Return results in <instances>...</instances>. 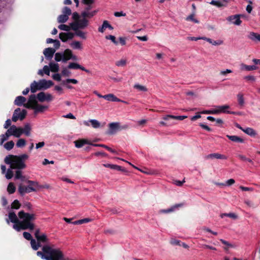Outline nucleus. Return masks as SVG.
<instances>
[{
	"label": "nucleus",
	"mask_w": 260,
	"mask_h": 260,
	"mask_svg": "<svg viewBox=\"0 0 260 260\" xmlns=\"http://www.w3.org/2000/svg\"><path fill=\"white\" fill-rule=\"evenodd\" d=\"M18 218L14 212H10L8 215L9 219H7V223H9V220L14 223L13 228L18 232L21 230L32 231L34 230L35 225L34 222L37 217L36 214L26 213L22 210L18 212Z\"/></svg>",
	"instance_id": "obj_1"
},
{
	"label": "nucleus",
	"mask_w": 260,
	"mask_h": 260,
	"mask_svg": "<svg viewBox=\"0 0 260 260\" xmlns=\"http://www.w3.org/2000/svg\"><path fill=\"white\" fill-rule=\"evenodd\" d=\"M40 244H45L42 247V251H38L37 255L46 260H64V254L59 248H56L54 245H49V240L45 233H42L37 239Z\"/></svg>",
	"instance_id": "obj_2"
},
{
	"label": "nucleus",
	"mask_w": 260,
	"mask_h": 260,
	"mask_svg": "<svg viewBox=\"0 0 260 260\" xmlns=\"http://www.w3.org/2000/svg\"><path fill=\"white\" fill-rule=\"evenodd\" d=\"M28 158V155L23 154L19 156L9 155L5 158V162L10 165L12 169L22 170L26 168L25 161Z\"/></svg>",
	"instance_id": "obj_3"
},
{
	"label": "nucleus",
	"mask_w": 260,
	"mask_h": 260,
	"mask_svg": "<svg viewBox=\"0 0 260 260\" xmlns=\"http://www.w3.org/2000/svg\"><path fill=\"white\" fill-rule=\"evenodd\" d=\"M88 25V20L85 18L78 19L74 22L70 23V26L73 30L79 29H84Z\"/></svg>",
	"instance_id": "obj_4"
},
{
	"label": "nucleus",
	"mask_w": 260,
	"mask_h": 260,
	"mask_svg": "<svg viewBox=\"0 0 260 260\" xmlns=\"http://www.w3.org/2000/svg\"><path fill=\"white\" fill-rule=\"evenodd\" d=\"M27 111L25 109H23L21 111L20 108H17L15 110L13 117L12 121L16 122L18 119L21 120H23L26 115Z\"/></svg>",
	"instance_id": "obj_5"
},
{
	"label": "nucleus",
	"mask_w": 260,
	"mask_h": 260,
	"mask_svg": "<svg viewBox=\"0 0 260 260\" xmlns=\"http://www.w3.org/2000/svg\"><path fill=\"white\" fill-rule=\"evenodd\" d=\"M20 131V127H17L16 125H13L7 131V134H9L10 136H13L16 138H19L21 135Z\"/></svg>",
	"instance_id": "obj_6"
},
{
	"label": "nucleus",
	"mask_w": 260,
	"mask_h": 260,
	"mask_svg": "<svg viewBox=\"0 0 260 260\" xmlns=\"http://www.w3.org/2000/svg\"><path fill=\"white\" fill-rule=\"evenodd\" d=\"M37 95L31 94L28 98V100L26 104H24V107L28 109H32L38 103Z\"/></svg>",
	"instance_id": "obj_7"
},
{
	"label": "nucleus",
	"mask_w": 260,
	"mask_h": 260,
	"mask_svg": "<svg viewBox=\"0 0 260 260\" xmlns=\"http://www.w3.org/2000/svg\"><path fill=\"white\" fill-rule=\"evenodd\" d=\"M37 99L40 102H50L53 100V98L50 93L41 92L37 94Z\"/></svg>",
	"instance_id": "obj_8"
},
{
	"label": "nucleus",
	"mask_w": 260,
	"mask_h": 260,
	"mask_svg": "<svg viewBox=\"0 0 260 260\" xmlns=\"http://www.w3.org/2000/svg\"><path fill=\"white\" fill-rule=\"evenodd\" d=\"M36 191V189L30 185L25 186H23L22 184H20L18 186V192L22 196L24 195L26 193H29Z\"/></svg>",
	"instance_id": "obj_9"
},
{
	"label": "nucleus",
	"mask_w": 260,
	"mask_h": 260,
	"mask_svg": "<svg viewBox=\"0 0 260 260\" xmlns=\"http://www.w3.org/2000/svg\"><path fill=\"white\" fill-rule=\"evenodd\" d=\"M53 82L50 80H46L45 79L39 81V89H46L53 85Z\"/></svg>",
	"instance_id": "obj_10"
},
{
	"label": "nucleus",
	"mask_w": 260,
	"mask_h": 260,
	"mask_svg": "<svg viewBox=\"0 0 260 260\" xmlns=\"http://www.w3.org/2000/svg\"><path fill=\"white\" fill-rule=\"evenodd\" d=\"M109 130L108 134L110 135L115 134L117 131H120L119 122H112L109 124Z\"/></svg>",
	"instance_id": "obj_11"
},
{
	"label": "nucleus",
	"mask_w": 260,
	"mask_h": 260,
	"mask_svg": "<svg viewBox=\"0 0 260 260\" xmlns=\"http://www.w3.org/2000/svg\"><path fill=\"white\" fill-rule=\"evenodd\" d=\"M240 15H234L229 16L226 20L236 25H240L242 21L240 20Z\"/></svg>",
	"instance_id": "obj_12"
},
{
	"label": "nucleus",
	"mask_w": 260,
	"mask_h": 260,
	"mask_svg": "<svg viewBox=\"0 0 260 260\" xmlns=\"http://www.w3.org/2000/svg\"><path fill=\"white\" fill-rule=\"evenodd\" d=\"M75 34L73 32H61L59 34V37L60 39L63 42L67 41L68 40L72 39Z\"/></svg>",
	"instance_id": "obj_13"
},
{
	"label": "nucleus",
	"mask_w": 260,
	"mask_h": 260,
	"mask_svg": "<svg viewBox=\"0 0 260 260\" xmlns=\"http://www.w3.org/2000/svg\"><path fill=\"white\" fill-rule=\"evenodd\" d=\"M228 3V2L227 0H212L210 2V4L218 8L226 7Z\"/></svg>",
	"instance_id": "obj_14"
},
{
	"label": "nucleus",
	"mask_w": 260,
	"mask_h": 260,
	"mask_svg": "<svg viewBox=\"0 0 260 260\" xmlns=\"http://www.w3.org/2000/svg\"><path fill=\"white\" fill-rule=\"evenodd\" d=\"M48 109V106L42 105L38 103L32 109L34 110V113L37 114L39 113H43Z\"/></svg>",
	"instance_id": "obj_15"
},
{
	"label": "nucleus",
	"mask_w": 260,
	"mask_h": 260,
	"mask_svg": "<svg viewBox=\"0 0 260 260\" xmlns=\"http://www.w3.org/2000/svg\"><path fill=\"white\" fill-rule=\"evenodd\" d=\"M56 50L52 48H46L44 51L43 53L46 59L48 60H50L53 56L54 53L55 52Z\"/></svg>",
	"instance_id": "obj_16"
},
{
	"label": "nucleus",
	"mask_w": 260,
	"mask_h": 260,
	"mask_svg": "<svg viewBox=\"0 0 260 260\" xmlns=\"http://www.w3.org/2000/svg\"><path fill=\"white\" fill-rule=\"evenodd\" d=\"M68 68L71 69H80L87 73H89V70L85 69L84 67L76 62H71L68 66Z\"/></svg>",
	"instance_id": "obj_17"
},
{
	"label": "nucleus",
	"mask_w": 260,
	"mask_h": 260,
	"mask_svg": "<svg viewBox=\"0 0 260 260\" xmlns=\"http://www.w3.org/2000/svg\"><path fill=\"white\" fill-rule=\"evenodd\" d=\"M230 108V106L228 105H222L216 107V109H214V112L215 114H217L220 113H230V111H226L227 109Z\"/></svg>",
	"instance_id": "obj_18"
},
{
	"label": "nucleus",
	"mask_w": 260,
	"mask_h": 260,
	"mask_svg": "<svg viewBox=\"0 0 260 260\" xmlns=\"http://www.w3.org/2000/svg\"><path fill=\"white\" fill-rule=\"evenodd\" d=\"M205 158L206 159H213V158L220 159H227V157L225 155L221 154L218 153H214L209 154L207 155V156H206Z\"/></svg>",
	"instance_id": "obj_19"
},
{
	"label": "nucleus",
	"mask_w": 260,
	"mask_h": 260,
	"mask_svg": "<svg viewBox=\"0 0 260 260\" xmlns=\"http://www.w3.org/2000/svg\"><path fill=\"white\" fill-rule=\"evenodd\" d=\"M104 99L109 101L125 103L124 101H122L120 99L117 98L115 95H114L112 93L104 95Z\"/></svg>",
	"instance_id": "obj_20"
},
{
	"label": "nucleus",
	"mask_w": 260,
	"mask_h": 260,
	"mask_svg": "<svg viewBox=\"0 0 260 260\" xmlns=\"http://www.w3.org/2000/svg\"><path fill=\"white\" fill-rule=\"evenodd\" d=\"M97 13V11L94 10L91 11H83L81 13V16L85 19L90 18L94 16Z\"/></svg>",
	"instance_id": "obj_21"
},
{
	"label": "nucleus",
	"mask_w": 260,
	"mask_h": 260,
	"mask_svg": "<svg viewBox=\"0 0 260 260\" xmlns=\"http://www.w3.org/2000/svg\"><path fill=\"white\" fill-rule=\"evenodd\" d=\"M187 117L186 116H174L172 115H167L162 117V119L165 120H168L169 119H173L179 120H182Z\"/></svg>",
	"instance_id": "obj_22"
},
{
	"label": "nucleus",
	"mask_w": 260,
	"mask_h": 260,
	"mask_svg": "<svg viewBox=\"0 0 260 260\" xmlns=\"http://www.w3.org/2000/svg\"><path fill=\"white\" fill-rule=\"evenodd\" d=\"M26 99L25 98L22 96H18L15 99L14 104L18 106H21L22 105L24 106V104H26Z\"/></svg>",
	"instance_id": "obj_23"
},
{
	"label": "nucleus",
	"mask_w": 260,
	"mask_h": 260,
	"mask_svg": "<svg viewBox=\"0 0 260 260\" xmlns=\"http://www.w3.org/2000/svg\"><path fill=\"white\" fill-rule=\"evenodd\" d=\"M83 3L85 5L83 11H91L92 5L94 3V0H83Z\"/></svg>",
	"instance_id": "obj_24"
},
{
	"label": "nucleus",
	"mask_w": 260,
	"mask_h": 260,
	"mask_svg": "<svg viewBox=\"0 0 260 260\" xmlns=\"http://www.w3.org/2000/svg\"><path fill=\"white\" fill-rule=\"evenodd\" d=\"M183 206V204H176L174 206H173L172 207H171L169 209H164V210H161L160 211V213H170V212H173L174 211H175L176 209L179 208V207H181Z\"/></svg>",
	"instance_id": "obj_25"
},
{
	"label": "nucleus",
	"mask_w": 260,
	"mask_h": 260,
	"mask_svg": "<svg viewBox=\"0 0 260 260\" xmlns=\"http://www.w3.org/2000/svg\"><path fill=\"white\" fill-rule=\"evenodd\" d=\"M21 135L24 134L26 136H29L30 135L31 127L29 124H25L24 128L20 127Z\"/></svg>",
	"instance_id": "obj_26"
},
{
	"label": "nucleus",
	"mask_w": 260,
	"mask_h": 260,
	"mask_svg": "<svg viewBox=\"0 0 260 260\" xmlns=\"http://www.w3.org/2000/svg\"><path fill=\"white\" fill-rule=\"evenodd\" d=\"M72 51L70 49H66L64 50V52L62 53V54H63L62 61L66 62L68 60L71 59V56L72 55Z\"/></svg>",
	"instance_id": "obj_27"
},
{
	"label": "nucleus",
	"mask_w": 260,
	"mask_h": 260,
	"mask_svg": "<svg viewBox=\"0 0 260 260\" xmlns=\"http://www.w3.org/2000/svg\"><path fill=\"white\" fill-rule=\"evenodd\" d=\"M30 245L31 248L34 250H37L41 246V244H40L39 241L37 240L36 241L33 238L30 240Z\"/></svg>",
	"instance_id": "obj_28"
},
{
	"label": "nucleus",
	"mask_w": 260,
	"mask_h": 260,
	"mask_svg": "<svg viewBox=\"0 0 260 260\" xmlns=\"http://www.w3.org/2000/svg\"><path fill=\"white\" fill-rule=\"evenodd\" d=\"M75 146L77 148H81L86 144H88V141L86 139H81L74 142Z\"/></svg>",
	"instance_id": "obj_29"
},
{
	"label": "nucleus",
	"mask_w": 260,
	"mask_h": 260,
	"mask_svg": "<svg viewBox=\"0 0 260 260\" xmlns=\"http://www.w3.org/2000/svg\"><path fill=\"white\" fill-rule=\"evenodd\" d=\"M15 179H20L22 181H25V176L22 175V172L21 170H17L15 175Z\"/></svg>",
	"instance_id": "obj_30"
},
{
	"label": "nucleus",
	"mask_w": 260,
	"mask_h": 260,
	"mask_svg": "<svg viewBox=\"0 0 260 260\" xmlns=\"http://www.w3.org/2000/svg\"><path fill=\"white\" fill-rule=\"evenodd\" d=\"M226 137L232 141L238 142V143H243L244 140L241 138L237 136H230L227 135Z\"/></svg>",
	"instance_id": "obj_31"
},
{
	"label": "nucleus",
	"mask_w": 260,
	"mask_h": 260,
	"mask_svg": "<svg viewBox=\"0 0 260 260\" xmlns=\"http://www.w3.org/2000/svg\"><path fill=\"white\" fill-rule=\"evenodd\" d=\"M71 47L74 49L81 50L82 49L81 43L77 41H75L70 44Z\"/></svg>",
	"instance_id": "obj_32"
},
{
	"label": "nucleus",
	"mask_w": 260,
	"mask_h": 260,
	"mask_svg": "<svg viewBox=\"0 0 260 260\" xmlns=\"http://www.w3.org/2000/svg\"><path fill=\"white\" fill-rule=\"evenodd\" d=\"M242 131L250 136H255L256 135V132L251 127L243 128Z\"/></svg>",
	"instance_id": "obj_33"
},
{
	"label": "nucleus",
	"mask_w": 260,
	"mask_h": 260,
	"mask_svg": "<svg viewBox=\"0 0 260 260\" xmlns=\"http://www.w3.org/2000/svg\"><path fill=\"white\" fill-rule=\"evenodd\" d=\"M39 82H36V81H34L33 82H32L30 84V91L32 93H35L39 89Z\"/></svg>",
	"instance_id": "obj_34"
},
{
	"label": "nucleus",
	"mask_w": 260,
	"mask_h": 260,
	"mask_svg": "<svg viewBox=\"0 0 260 260\" xmlns=\"http://www.w3.org/2000/svg\"><path fill=\"white\" fill-rule=\"evenodd\" d=\"M220 216L222 218L224 216H227L233 219H237L238 218V216L235 213H222L220 214Z\"/></svg>",
	"instance_id": "obj_35"
},
{
	"label": "nucleus",
	"mask_w": 260,
	"mask_h": 260,
	"mask_svg": "<svg viewBox=\"0 0 260 260\" xmlns=\"http://www.w3.org/2000/svg\"><path fill=\"white\" fill-rule=\"evenodd\" d=\"M16 191V187L15 186L13 182H10L9 183L7 187V191L9 194H12L14 193Z\"/></svg>",
	"instance_id": "obj_36"
},
{
	"label": "nucleus",
	"mask_w": 260,
	"mask_h": 260,
	"mask_svg": "<svg viewBox=\"0 0 260 260\" xmlns=\"http://www.w3.org/2000/svg\"><path fill=\"white\" fill-rule=\"evenodd\" d=\"M103 166L106 168H109L112 170H117L118 171L121 170V167L116 165L106 164H103Z\"/></svg>",
	"instance_id": "obj_37"
},
{
	"label": "nucleus",
	"mask_w": 260,
	"mask_h": 260,
	"mask_svg": "<svg viewBox=\"0 0 260 260\" xmlns=\"http://www.w3.org/2000/svg\"><path fill=\"white\" fill-rule=\"evenodd\" d=\"M69 19V17L67 15L61 14L57 18V21L58 23H62L67 21Z\"/></svg>",
	"instance_id": "obj_38"
},
{
	"label": "nucleus",
	"mask_w": 260,
	"mask_h": 260,
	"mask_svg": "<svg viewBox=\"0 0 260 260\" xmlns=\"http://www.w3.org/2000/svg\"><path fill=\"white\" fill-rule=\"evenodd\" d=\"M237 100L239 105L241 107H243L244 105V99L243 97V94L242 93H239L237 94Z\"/></svg>",
	"instance_id": "obj_39"
},
{
	"label": "nucleus",
	"mask_w": 260,
	"mask_h": 260,
	"mask_svg": "<svg viewBox=\"0 0 260 260\" xmlns=\"http://www.w3.org/2000/svg\"><path fill=\"white\" fill-rule=\"evenodd\" d=\"M75 35H76L77 36H78V37H80V38L84 39V40H85L86 39L87 37H86V32H85L81 30H79V29H77V30H75Z\"/></svg>",
	"instance_id": "obj_40"
},
{
	"label": "nucleus",
	"mask_w": 260,
	"mask_h": 260,
	"mask_svg": "<svg viewBox=\"0 0 260 260\" xmlns=\"http://www.w3.org/2000/svg\"><path fill=\"white\" fill-rule=\"evenodd\" d=\"M92 145H93L94 146L103 147V148H106V149L108 150L109 151L111 152V153H115V154L117 153V152L115 150H114V149H112L111 148L108 147V146H106V145H104V144H92Z\"/></svg>",
	"instance_id": "obj_41"
},
{
	"label": "nucleus",
	"mask_w": 260,
	"mask_h": 260,
	"mask_svg": "<svg viewBox=\"0 0 260 260\" xmlns=\"http://www.w3.org/2000/svg\"><path fill=\"white\" fill-rule=\"evenodd\" d=\"M50 69L52 72H56L59 70V66L58 63L50 62L49 63Z\"/></svg>",
	"instance_id": "obj_42"
},
{
	"label": "nucleus",
	"mask_w": 260,
	"mask_h": 260,
	"mask_svg": "<svg viewBox=\"0 0 260 260\" xmlns=\"http://www.w3.org/2000/svg\"><path fill=\"white\" fill-rule=\"evenodd\" d=\"M134 88L141 91L146 92L148 90L146 86L139 84H135L134 86Z\"/></svg>",
	"instance_id": "obj_43"
},
{
	"label": "nucleus",
	"mask_w": 260,
	"mask_h": 260,
	"mask_svg": "<svg viewBox=\"0 0 260 260\" xmlns=\"http://www.w3.org/2000/svg\"><path fill=\"white\" fill-rule=\"evenodd\" d=\"M10 137L9 134H7V131L6 132L5 134H2L1 135L0 138V145H2L5 141L7 140Z\"/></svg>",
	"instance_id": "obj_44"
},
{
	"label": "nucleus",
	"mask_w": 260,
	"mask_h": 260,
	"mask_svg": "<svg viewBox=\"0 0 260 260\" xmlns=\"http://www.w3.org/2000/svg\"><path fill=\"white\" fill-rule=\"evenodd\" d=\"M202 39L206 40L207 42H208L210 44H212L213 45H219L222 44V41H212L211 39L207 38L206 37L202 38Z\"/></svg>",
	"instance_id": "obj_45"
},
{
	"label": "nucleus",
	"mask_w": 260,
	"mask_h": 260,
	"mask_svg": "<svg viewBox=\"0 0 260 260\" xmlns=\"http://www.w3.org/2000/svg\"><path fill=\"white\" fill-rule=\"evenodd\" d=\"M249 38L252 40H257L258 41H260V35L255 32H250L249 34Z\"/></svg>",
	"instance_id": "obj_46"
},
{
	"label": "nucleus",
	"mask_w": 260,
	"mask_h": 260,
	"mask_svg": "<svg viewBox=\"0 0 260 260\" xmlns=\"http://www.w3.org/2000/svg\"><path fill=\"white\" fill-rule=\"evenodd\" d=\"M127 60L125 58H122L119 60L116 61L115 65L117 67H124L126 64Z\"/></svg>",
	"instance_id": "obj_47"
},
{
	"label": "nucleus",
	"mask_w": 260,
	"mask_h": 260,
	"mask_svg": "<svg viewBox=\"0 0 260 260\" xmlns=\"http://www.w3.org/2000/svg\"><path fill=\"white\" fill-rule=\"evenodd\" d=\"M14 146V142L13 141H10L7 142L4 145V147L7 150H10L13 148Z\"/></svg>",
	"instance_id": "obj_48"
},
{
	"label": "nucleus",
	"mask_w": 260,
	"mask_h": 260,
	"mask_svg": "<svg viewBox=\"0 0 260 260\" xmlns=\"http://www.w3.org/2000/svg\"><path fill=\"white\" fill-rule=\"evenodd\" d=\"M89 122L91 123V125L93 128H99L101 125L99 121L95 119H91L89 120Z\"/></svg>",
	"instance_id": "obj_49"
},
{
	"label": "nucleus",
	"mask_w": 260,
	"mask_h": 260,
	"mask_svg": "<svg viewBox=\"0 0 260 260\" xmlns=\"http://www.w3.org/2000/svg\"><path fill=\"white\" fill-rule=\"evenodd\" d=\"M30 186H32L34 188H38L39 186H40V184L37 181H31V180H26L25 181Z\"/></svg>",
	"instance_id": "obj_50"
},
{
	"label": "nucleus",
	"mask_w": 260,
	"mask_h": 260,
	"mask_svg": "<svg viewBox=\"0 0 260 260\" xmlns=\"http://www.w3.org/2000/svg\"><path fill=\"white\" fill-rule=\"evenodd\" d=\"M26 145V141L23 139H20L18 140L16 143V146L17 147H23Z\"/></svg>",
	"instance_id": "obj_51"
},
{
	"label": "nucleus",
	"mask_w": 260,
	"mask_h": 260,
	"mask_svg": "<svg viewBox=\"0 0 260 260\" xmlns=\"http://www.w3.org/2000/svg\"><path fill=\"white\" fill-rule=\"evenodd\" d=\"M20 207V204L18 200H15L11 204V208L12 209H18Z\"/></svg>",
	"instance_id": "obj_52"
},
{
	"label": "nucleus",
	"mask_w": 260,
	"mask_h": 260,
	"mask_svg": "<svg viewBox=\"0 0 260 260\" xmlns=\"http://www.w3.org/2000/svg\"><path fill=\"white\" fill-rule=\"evenodd\" d=\"M243 69H245L247 71H253L256 70L257 67L254 65L252 66H248V65H243Z\"/></svg>",
	"instance_id": "obj_53"
},
{
	"label": "nucleus",
	"mask_w": 260,
	"mask_h": 260,
	"mask_svg": "<svg viewBox=\"0 0 260 260\" xmlns=\"http://www.w3.org/2000/svg\"><path fill=\"white\" fill-rule=\"evenodd\" d=\"M63 54L62 53L57 52L55 54V60L56 61H62Z\"/></svg>",
	"instance_id": "obj_54"
},
{
	"label": "nucleus",
	"mask_w": 260,
	"mask_h": 260,
	"mask_svg": "<svg viewBox=\"0 0 260 260\" xmlns=\"http://www.w3.org/2000/svg\"><path fill=\"white\" fill-rule=\"evenodd\" d=\"M13 176V172L12 171V169H9L7 171V172L6 173L5 177L8 179H10L12 178Z\"/></svg>",
	"instance_id": "obj_55"
},
{
	"label": "nucleus",
	"mask_w": 260,
	"mask_h": 260,
	"mask_svg": "<svg viewBox=\"0 0 260 260\" xmlns=\"http://www.w3.org/2000/svg\"><path fill=\"white\" fill-rule=\"evenodd\" d=\"M62 13L64 15H67V16L69 17L72 13L71 10L67 7H65L62 10Z\"/></svg>",
	"instance_id": "obj_56"
},
{
	"label": "nucleus",
	"mask_w": 260,
	"mask_h": 260,
	"mask_svg": "<svg viewBox=\"0 0 260 260\" xmlns=\"http://www.w3.org/2000/svg\"><path fill=\"white\" fill-rule=\"evenodd\" d=\"M58 28L60 29V30H65V31H69L71 29V27L70 26H68V25H67L66 24H60L58 26Z\"/></svg>",
	"instance_id": "obj_57"
},
{
	"label": "nucleus",
	"mask_w": 260,
	"mask_h": 260,
	"mask_svg": "<svg viewBox=\"0 0 260 260\" xmlns=\"http://www.w3.org/2000/svg\"><path fill=\"white\" fill-rule=\"evenodd\" d=\"M194 15L193 14H192L189 15L188 17H187L186 18V20H188H188L192 21L196 23H199V21L197 19H195L194 18Z\"/></svg>",
	"instance_id": "obj_58"
},
{
	"label": "nucleus",
	"mask_w": 260,
	"mask_h": 260,
	"mask_svg": "<svg viewBox=\"0 0 260 260\" xmlns=\"http://www.w3.org/2000/svg\"><path fill=\"white\" fill-rule=\"evenodd\" d=\"M106 39L107 40H111L115 45H117V44H118L117 41H116V38L114 36H112V35L107 36H106Z\"/></svg>",
	"instance_id": "obj_59"
},
{
	"label": "nucleus",
	"mask_w": 260,
	"mask_h": 260,
	"mask_svg": "<svg viewBox=\"0 0 260 260\" xmlns=\"http://www.w3.org/2000/svg\"><path fill=\"white\" fill-rule=\"evenodd\" d=\"M200 247L204 249H209L214 251H216L217 250L215 247L207 244H201Z\"/></svg>",
	"instance_id": "obj_60"
},
{
	"label": "nucleus",
	"mask_w": 260,
	"mask_h": 260,
	"mask_svg": "<svg viewBox=\"0 0 260 260\" xmlns=\"http://www.w3.org/2000/svg\"><path fill=\"white\" fill-rule=\"evenodd\" d=\"M66 83H72L73 84H77L78 83V81L75 79H68L66 81H62L63 84H65Z\"/></svg>",
	"instance_id": "obj_61"
},
{
	"label": "nucleus",
	"mask_w": 260,
	"mask_h": 260,
	"mask_svg": "<svg viewBox=\"0 0 260 260\" xmlns=\"http://www.w3.org/2000/svg\"><path fill=\"white\" fill-rule=\"evenodd\" d=\"M23 237L27 240L30 241L32 239V236L28 232H23Z\"/></svg>",
	"instance_id": "obj_62"
},
{
	"label": "nucleus",
	"mask_w": 260,
	"mask_h": 260,
	"mask_svg": "<svg viewBox=\"0 0 260 260\" xmlns=\"http://www.w3.org/2000/svg\"><path fill=\"white\" fill-rule=\"evenodd\" d=\"M50 69H49V67L47 66H45L43 67V71L44 73L47 75H50Z\"/></svg>",
	"instance_id": "obj_63"
},
{
	"label": "nucleus",
	"mask_w": 260,
	"mask_h": 260,
	"mask_svg": "<svg viewBox=\"0 0 260 260\" xmlns=\"http://www.w3.org/2000/svg\"><path fill=\"white\" fill-rule=\"evenodd\" d=\"M235 182V181L233 179H230L226 181L225 183V186H231L234 184Z\"/></svg>",
	"instance_id": "obj_64"
}]
</instances>
